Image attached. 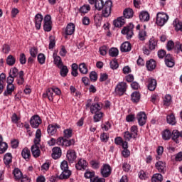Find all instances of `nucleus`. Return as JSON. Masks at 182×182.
<instances>
[{"label": "nucleus", "mask_w": 182, "mask_h": 182, "mask_svg": "<svg viewBox=\"0 0 182 182\" xmlns=\"http://www.w3.org/2000/svg\"><path fill=\"white\" fill-rule=\"evenodd\" d=\"M113 3L110 0L105 1L104 7H102V16L104 18H109L112 14V6Z\"/></svg>", "instance_id": "f257e3e1"}, {"label": "nucleus", "mask_w": 182, "mask_h": 182, "mask_svg": "<svg viewBox=\"0 0 182 182\" xmlns=\"http://www.w3.org/2000/svg\"><path fill=\"white\" fill-rule=\"evenodd\" d=\"M168 21V15L166 13H158L156 16V23L159 26H164L166 22Z\"/></svg>", "instance_id": "f03ea898"}, {"label": "nucleus", "mask_w": 182, "mask_h": 182, "mask_svg": "<svg viewBox=\"0 0 182 182\" xmlns=\"http://www.w3.org/2000/svg\"><path fill=\"white\" fill-rule=\"evenodd\" d=\"M127 90V84L124 82H121L117 84L115 87V93L118 95V96H122L126 92Z\"/></svg>", "instance_id": "7ed1b4c3"}, {"label": "nucleus", "mask_w": 182, "mask_h": 182, "mask_svg": "<svg viewBox=\"0 0 182 182\" xmlns=\"http://www.w3.org/2000/svg\"><path fill=\"white\" fill-rule=\"evenodd\" d=\"M42 124V119H41V117L39 115H34L31 117L30 120V124L33 129H38L39 127V125Z\"/></svg>", "instance_id": "20e7f679"}, {"label": "nucleus", "mask_w": 182, "mask_h": 182, "mask_svg": "<svg viewBox=\"0 0 182 182\" xmlns=\"http://www.w3.org/2000/svg\"><path fill=\"white\" fill-rule=\"evenodd\" d=\"M134 26L131 24L129 26L124 27L122 30L121 33L122 35H127V39H130V38H132L134 33H133V28Z\"/></svg>", "instance_id": "39448f33"}, {"label": "nucleus", "mask_w": 182, "mask_h": 182, "mask_svg": "<svg viewBox=\"0 0 182 182\" xmlns=\"http://www.w3.org/2000/svg\"><path fill=\"white\" fill-rule=\"evenodd\" d=\"M136 119L139 126H144L147 120V115H146V112H140L136 114Z\"/></svg>", "instance_id": "423d86ee"}, {"label": "nucleus", "mask_w": 182, "mask_h": 182, "mask_svg": "<svg viewBox=\"0 0 182 182\" xmlns=\"http://www.w3.org/2000/svg\"><path fill=\"white\" fill-rule=\"evenodd\" d=\"M67 159L69 163H75L76 161V159H77V156L76 155V151L73 149H70L67 151Z\"/></svg>", "instance_id": "0eeeda50"}, {"label": "nucleus", "mask_w": 182, "mask_h": 182, "mask_svg": "<svg viewBox=\"0 0 182 182\" xmlns=\"http://www.w3.org/2000/svg\"><path fill=\"white\" fill-rule=\"evenodd\" d=\"M101 174L102 177H109L112 174V168L109 164H105L101 168Z\"/></svg>", "instance_id": "6e6552de"}, {"label": "nucleus", "mask_w": 182, "mask_h": 182, "mask_svg": "<svg viewBox=\"0 0 182 182\" xmlns=\"http://www.w3.org/2000/svg\"><path fill=\"white\" fill-rule=\"evenodd\" d=\"M52 154L51 156L54 160H58V159H60V156H62V149L56 146L53 148L52 149Z\"/></svg>", "instance_id": "1a4fd4ad"}, {"label": "nucleus", "mask_w": 182, "mask_h": 182, "mask_svg": "<svg viewBox=\"0 0 182 182\" xmlns=\"http://www.w3.org/2000/svg\"><path fill=\"white\" fill-rule=\"evenodd\" d=\"M31 153L36 159H38L41 156V150L39 149V144H36L31 146Z\"/></svg>", "instance_id": "9d476101"}, {"label": "nucleus", "mask_w": 182, "mask_h": 182, "mask_svg": "<svg viewBox=\"0 0 182 182\" xmlns=\"http://www.w3.org/2000/svg\"><path fill=\"white\" fill-rule=\"evenodd\" d=\"M42 21H43V16H42V14H38L35 16V25L36 29H41Z\"/></svg>", "instance_id": "9b49d317"}, {"label": "nucleus", "mask_w": 182, "mask_h": 182, "mask_svg": "<svg viewBox=\"0 0 182 182\" xmlns=\"http://www.w3.org/2000/svg\"><path fill=\"white\" fill-rule=\"evenodd\" d=\"M87 166V162L83 159H80L77 164H75V168L77 170H85Z\"/></svg>", "instance_id": "f8f14e48"}, {"label": "nucleus", "mask_w": 182, "mask_h": 182, "mask_svg": "<svg viewBox=\"0 0 182 182\" xmlns=\"http://www.w3.org/2000/svg\"><path fill=\"white\" fill-rule=\"evenodd\" d=\"M113 23L116 28H122V26H123V25L126 23V21H124V17H119L117 20L114 21Z\"/></svg>", "instance_id": "ddd939ff"}, {"label": "nucleus", "mask_w": 182, "mask_h": 182, "mask_svg": "<svg viewBox=\"0 0 182 182\" xmlns=\"http://www.w3.org/2000/svg\"><path fill=\"white\" fill-rule=\"evenodd\" d=\"M155 167L159 173H164V170L166 169V163L159 161L156 163Z\"/></svg>", "instance_id": "4468645a"}, {"label": "nucleus", "mask_w": 182, "mask_h": 182, "mask_svg": "<svg viewBox=\"0 0 182 182\" xmlns=\"http://www.w3.org/2000/svg\"><path fill=\"white\" fill-rule=\"evenodd\" d=\"M121 52H130L132 50V44L129 42H124L121 45Z\"/></svg>", "instance_id": "2eb2a0df"}, {"label": "nucleus", "mask_w": 182, "mask_h": 182, "mask_svg": "<svg viewBox=\"0 0 182 182\" xmlns=\"http://www.w3.org/2000/svg\"><path fill=\"white\" fill-rule=\"evenodd\" d=\"M15 90V85L14 84H7L6 90L4 92V96H9L12 95V92Z\"/></svg>", "instance_id": "dca6fc26"}, {"label": "nucleus", "mask_w": 182, "mask_h": 182, "mask_svg": "<svg viewBox=\"0 0 182 182\" xmlns=\"http://www.w3.org/2000/svg\"><path fill=\"white\" fill-rule=\"evenodd\" d=\"M139 19L141 22H147L150 20V14L147 11H142L139 14Z\"/></svg>", "instance_id": "f3484780"}, {"label": "nucleus", "mask_w": 182, "mask_h": 182, "mask_svg": "<svg viewBox=\"0 0 182 182\" xmlns=\"http://www.w3.org/2000/svg\"><path fill=\"white\" fill-rule=\"evenodd\" d=\"M60 127H59L58 125L50 124L48 127L47 132H48V134H50V136H53V134H55L58 130L56 128L60 129Z\"/></svg>", "instance_id": "a211bd4d"}, {"label": "nucleus", "mask_w": 182, "mask_h": 182, "mask_svg": "<svg viewBox=\"0 0 182 182\" xmlns=\"http://www.w3.org/2000/svg\"><path fill=\"white\" fill-rule=\"evenodd\" d=\"M102 110V106L97 103H93L92 104L90 107V112L92 114H95V113H98L99 111Z\"/></svg>", "instance_id": "6ab92c4d"}, {"label": "nucleus", "mask_w": 182, "mask_h": 182, "mask_svg": "<svg viewBox=\"0 0 182 182\" xmlns=\"http://www.w3.org/2000/svg\"><path fill=\"white\" fill-rule=\"evenodd\" d=\"M134 12H133V9L128 8V9H125L124 12H123V18H126L127 19H130V18H133V15H134Z\"/></svg>", "instance_id": "aec40b11"}, {"label": "nucleus", "mask_w": 182, "mask_h": 182, "mask_svg": "<svg viewBox=\"0 0 182 182\" xmlns=\"http://www.w3.org/2000/svg\"><path fill=\"white\" fill-rule=\"evenodd\" d=\"M156 87H157V80H156V79H151L148 84L149 90L153 92L154 90H156Z\"/></svg>", "instance_id": "412c9836"}, {"label": "nucleus", "mask_w": 182, "mask_h": 182, "mask_svg": "<svg viewBox=\"0 0 182 182\" xmlns=\"http://www.w3.org/2000/svg\"><path fill=\"white\" fill-rule=\"evenodd\" d=\"M74 33H75V24L73 23H68L65 29L66 35H73Z\"/></svg>", "instance_id": "4be33fe9"}, {"label": "nucleus", "mask_w": 182, "mask_h": 182, "mask_svg": "<svg viewBox=\"0 0 182 182\" xmlns=\"http://www.w3.org/2000/svg\"><path fill=\"white\" fill-rule=\"evenodd\" d=\"M156 48H157V40L154 37H152L149 41V49L150 50H154Z\"/></svg>", "instance_id": "5701e85b"}, {"label": "nucleus", "mask_w": 182, "mask_h": 182, "mask_svg": "<svg viewBox=\"0 0 182 182\" xmlns=\"http://www.w3.org/2000/svg\"><path fill=\"white\" fill-rule=\"evenodd\" d=\"M72 175V171L70 170L63 171L61 174L59 176L58 178L60 180H67Z\"/></svg>", "instance_id": "b1692460"}, {"label": "nucleus", "mask_w": 182, "mask_h": 182, "mask_svg": "<svg viewBox=\"0 0 182 182\" xmlns=\"http://www.w3.org/2000/svg\"><path fill=\"white\" fill-rule=\"evenodd\" d=\"M43 97H48L50 102H52L53 100V90H52V88H48L46 90V93L43 94Z\"/></svg>", "instance_id": "393cba45"}, {"label": "nucleus", "mask_w": 182, "mask_h": 182, "mask_svg": "<svg viewBox=\"0 0 182 182\" xmlns=\"http://www.w3.org/2000/svg\"><path fill=\"white\" fill-rule=\"evenodd\" d=\"M131 100L133 103H139V102H140V92H134L131 95Z\"/></svg>", "instance_id": "a878e982"}, {"label": "nucleus", "mask_w": 182, "mask_h": 182, "mask_svg": "<svg viewBox=\"0 0 182 182\" xmlns=\"http://www.w3.org/2000/svg\"><path fill=\"white\" fill-rule=\"evenodd\" d=\"M171 136L172 140L178 144V143H180V141L178 140V137H180V132H178L177 129H175L172 132Z\"/></svg>", "instance_id": "bb28decb"}, {"label": "nucleus", "mask_w": 182, "mask_h": 182, "mask_svg": "<svg viewBox=\"0 0 182 182\" xmlns=\"http://www.w3.org/2000/svg\"><path fill=\"white\" fill-rule=\"evenodd\" d=\"M21 156L28 161V160H29L31 158V151H29V149L24 148L21 151Z\"/></svg>", "instance_id": "cd10ccee"}, {"label": "nucleus", "mask_w": 182, "mask_h": 182, "mask_svg": "<svg viewBox=\"0 0 182 182\" xmlns=\"http://www.w3.org/2000/svg\"><path fill=\"white\" fill-rule=\"evenodd\" d=\"M79 71L82 75H87V72H89V70L87 69V65H86V63H82L79 65L78 67Z\"/></svg>", "instance_id": "c85d7f7f"}, {"label": "nucleus", "mask_w": 182, "mask_h": 182, "mask_svg": "<svg viewBox=\"0 0 182 182\" xmlns=\"http://www.w3.org/2000/svg\"><path fill=\"white\" fill-rule=\"evenodd\" d=\"M95 9H97V11H102L105 7V2L103 0H95Z\"/></svg>", "instance_id": "c756f323"}, {"label": "nucleus", "mask_w": 182, "mask_h": 182, "mask_svg": "<svg viewBox=\"0 0 182 182\" xmlns=\"http://www.w3.org/2000/svg\"><path fill=\"white\" fill-rule=\"evenodd\" d=\"M173 25L176 29V31H180L182 32V22L178 20V18H176L173 21Z\"/></svg>", "instance_id": "7c9ffc66"}, {"label": "nucleus", "mask_w": 182, "mask_h": 182, "mask_svg": "<svg viewBox=\"0 0 182 182\" xmlns=\"http://www.w3.org/2000/svg\"><path fill=\"white\" fill-rule=\"evenodd\" d=\"M4 161L6 166H9V164H11V163H12V154L6 153L4 155Z\"/></svg>", "instance_id": "2f4dec72"}, {"label": "nucleus", "mask_w": 182, "mask_h": 182, "mask_svg": "<svg viewBox=\"0 0 182 182\" xmlns=\"http://www.w3.org/2000/svg\"><path fill=\"white\" fill-rule=\"evenodd\" d=\"M146 66L148 70H153L156 69V61H154L153 59H151L146 62Z\"/></svg>", "instance_id": "473e14b6"}, {"label": "nucleus", "mask_w": 182, "mask_h": 182, "mask_svg": "<svg viewBox=\"0 0 182 182\" xmlns=\"http://www.w3.org/2000/svg\"><path fill=\"white\" fill-rule=\"evenodd\" d=\"M60 69V76H62V77H66V76H68V73H69V70L68 69V66L63 65Z\"/></svg>", "instance_id": "72a5a7b5"}, {"label": "nucleus", "mask_w": 182, "mask_h": 182, "mask_svg": "<svg viewBox=\"0 0 182 182\" xmlns=\"http://www.w3.org/2000/svg\"><path fill=\"white\" fill-rule=\"evenodd\" d=\"M16 77V82L17 85H23L25 82V79L23 78V71H19V75L18 76Z\"/></svg>", "instance_id": "f704fd0d"}, {"label": "nucleus", "mask_w": 182, "mask_h": 182, "mask_svg": "<svg viewBox=\"0 0 182 182\" xmlns=\"http://www.w3.org/2000/svg\"><path fill=\"white\" fill-rule=\"evenodd\" d=\"M13 174L16 180H21V178H22V177L23 176L22 175V172L21 171V170H19V168H15L13 171Z\"/></svg>", "instance_id": "c9c22d12"}, {"label": "nucleus", "mask_w": 182, "mask_h": 182, "mask_svg": "<svg viewBox=\"0 0 182 182\" xmlns=\"http://www.w3.org/2000/svg\"><path fill=\"white\" fill-rule=\"evenodd\" d=\"M109 55L112 58H116L117 56H119V49L116 48H112L109 50Z\"/></svg>", "instance_id": "e433bc0d"}, {"label": "nucleus", "mask_w": 182, "mask_h": 182, "mask_svg": "<svg viewBox=\"0 0 182 182\" xmlns=\"http://www.w3.org/2000/svg\"><path fill=\"white\" fill-rule=\"evenodd\" d=\"M166 122L168 124L174 126L176 124V117H174V114L168 115L166 117Z\"/></svg>", "instance_id": "4c0bfd02"}, {"label": "nucleus", "mask_w": 182, "mask_h": 182, "mask_svg": "<svg viewBox=\"0 0 182 182\" xmlns=\"http://www.w3.org/2000/svg\"><path fill=\"white\" fill-rule=\"evenodd\" d=\"M41 136H42V132H41V129H37L36 132V137L34 139V143L36 144H39V143H41Z\"/></svg>", "instance_id": "58836bf2"}, {"label": "nucleus", "mask_w": 182, "mask_h": 182, "mask_svg": "<svg viewBox=\"0 0 182 182\" xmlns=\"http://www.w3.org/2000/svg\"><path fill=\"white\" fill-rule=\"evenodd\" d=\"M162 138L164 140H170L171 139V132L168 129H166L162 133Z\"/></svg>", "instance_id": "ea45409f"}, {"label": "nucleus", "mask_w": 182, "mask_h": 182, "mask_svg": "<svg viewBox=\"0 0 182 182\" xmlns=\"http://www.w3.org/2000/svg\"><path fill=\"white\" fill-rule=\"evenodd\" d=\"M85 178H90L91 182H95L96 178H95V172L87 171L85 173Z\"/></svg>", "instance_id": "a19ab883"}, {"label": "nucleus", "mask_w": 182, "mask_h": 182, "mask_svg": "<svg viewBox=\"0 0 182 182\" xmlns=\"http://www.w3.org/2000/svg\"><path fill=\"white\" fill-rule=\"evenodd\" d=\"M15 62H16V60L13 55H10L7 57L6 63L9 66H14V65H15Z\"/></svg>", "instance_id": "79ce46f5"}, {"label": "nucleus", "mask_w": 182, "mask_h": 182, "mask_svg": "<svg viewBox=\"0 0 182 182\" xmlns=\"http://www.w3.org/2000/svg\"><path fill=\"white\" fill-rule=\"evenodd\" d=\"M54 64L58 66V68H62L63 66V63L62 62V58L60 56H55L54 58Z\"/></svg>", "instance_id": "37998d69"}, {"label": "nucleus", "mask_w": 182, "mask_h": 182, "mask_svg": "<svg viewBox=\"0 0 182 182\" xmlns=\"http://www.w3.org/2000/svg\"><path fill=\"white\" fill-rule=\"evenodd\" d=\"M151 181H163V175H161V173H155L151 178Z\"/></svg>", "instance_id": "c03bdc74"}, {"label": "nucleus", "mask_w": 182, "mask_h": 182, "mask_svg": "<svg viewBox=\"0 0 182 182\" xmlns=\"http://www.w3.org/2000/svg\"><path fill=\"white\" fill-rule=\"evenodd\" d=\"M94 114V122L95 123H97V122H100V120H102V117H103V112H96Z\"/></svg>", "instance_id": "a18cd8bd"}, {"label": "nucleus", "mask_w": 182, "mask_h": 182, "mask_svg": "<svg viewBox=\"0 0 182 182\" xmlns=\"http://www.w3.org/2000/svg\"><path fill=\"white\" fill-rule=\"evenodd\" d=\"M9 75L14 77H18L19 75V70L14 67L10 70Z\"/></svg>", "instance_id": "49530a36"}, {"label": "nucleus", "mask_w": 182, "mask_h": 182, "mask_svg": "<svg viewBox=\"0 0 182 182\" xmlns=\"http://www.w3.org/2000/svg\"><path fill=\"white\" fill-rule=\"evenodd\" d=\"M6 150H8V144L1 142L0 144V154H4Z\"/></svg>", "instance_id": "de8ad7c7"}, {"label": "nucleus", "mask_w": 182, "mask_h": 182, "mask_svg": "<svg viewBox=\"0 0 182 182\" xmlns=\"http://www.w3.org/2000/svg\"><path fill=\"white\" fill-rule=\"evenodd\" d=\"M171 104V95H165V97L164 100V106H168Z\"/></svg>", "instance_id": "09e8293b"}, {"label": "nucleus", "mask_w": 182, "mask_h": 182, "mask_svg": "<svg viewBox=\"0 0 182 182\" xmlns=\"http://www.w3.org/2000/svg\"><path fill=\"white\" fill-rule=\"evenodd\" d=\"M132 137H133V134L127 131L124 133V139L125 141H130V140H132Z\"/></svg>", "instance_id": "8fccbe9b"}, {"label": "nucleus", "mask_w": 182, "mask_h": 182, "mask_svg": "<svg viewBox=\"0 0 182 182\" xmlns=\"http://www.w3.org/2000/svg\"><path fill=\"white\" fill-rule=\"evenodd\" d=\"M89 11H90V6L89 5H83L80 9V12H81V14H87Z\"/></svg>", "instance_id": "3c124183"}, {"label": "nucleus", "mask_w": 182, "mask_h": 182, "mask_svg": "<svg viewBox=\"0 0 182 182\" xmlns=\"http://www.w3.org/2000/svg\"><path fill=\"white\" fill-rule=\"evenodd\" d=\"M90 79L91 82H96L97 80V73L95 71H92L90 73Z\"/></svg>", "instance_id": "603ef678"}, {"label": "nucleus", "mask_w": 182, "mask_h": 182, "mask_svg": "<svg viewBox=\"0 0 182 182\" xmlns=\"http://www.w3.org/2000/svg\"><path fill=\"white\" fill-rule=\"evenodd\" d=\"M55 45H56V42L55 41V37L53 36H50V43H49V49H53L55 48Z\"/></svg>", "instance_id": "864d4df0"}, {"label": "nucleus", "mask_w": 182, "mask_h": 182, "mask_svg": "<svg viewBox=\"0 0 182 182\" xmlns=\"http://www.w3.org/2000/svg\"><path fill=\"white\" fill-rule=\"evenodd\" d=\"M110 68L111 69H113V70L119 68V63H117V60L114 59L112 61L110 62Z\"/></svg>", "instance_id": "5fc2aeb1"}, {"label": "nucleus", "mask_w": 182, "mask_h": 182, "mask_svg": "<svg viewBox=\"0 0 182 182\" xmlns=\"http://www.w3.org/2000/svg\"><path fill=\"white\" fill-rule=\"evenodd\" d=\"M43 29L46 32L52 31V23H44Z\"/></svg>", "instance_id": "6e6d98bb"}, {"label": "nucleus", "mask_w": 182, "mask_h": 182, "mask_svg": "<svg viewBox=\"0 0 182 182\" xmlns=\"http://www.w3.org/2000/svg\"><path fill=\"white\" fill-rule=\"evenodd\" d=\"M60 168L63 171L69 170V166L68 165V161H63L61 162Z\"/></svg>", "instance_id": "4d7b16f0"}, {"label": "nucleus", "mask_w": 182, "mask_h": 182, "mask_svg": "<svg viewBox=\"0 0 182 182\" xmlns=\"http://www.w3.org/2000/svg\"><path fill=\"white\" fill-rule=\"evenodd\" d=\"M72 129H65L64 130V137L65 139H70L72 137Z\"/></svg>", "instance_id": "13d9d810"}, {"label": "nucleus", "mask_w": 182, "mask_h": 182, "mask_svg": "<svg viewBox=\"0 0 182 182\" xmlns=\"http://www.w3.org/2000/svg\"><path fill=\"white\" fill-rule=\"evenodd\" d=\"M38 60L41 65H43V63H45V60H46L45 55H43V53L38 54Z\"/></svg>", "instance_id": "bf43d9fd"}, {"label": "nucleus", "mask_w": 182, "mask_h": 182, "mask_svg": "<svg viewBox=\"0 0 182 182\" xmlns=\"http://www.w3.org/2000/svg\"><path fill=\"white\" fill-rule=\"evenodd\" d=\"M30 55L32 58H36V55H38V48L36 47H33L30 50Z\"/></svg>", "instance_id": "052dcab7"}, {"label": "nucleus", "mask_w": 182, "mask_h": 182, "mask_svg": "<svg viewBox=\"0 0 182 182\" xmlns=\"http://www.w3.org/2000/svg\"><path fill=\"white\" fill-rule=\"evenodd\" d=\"M99 50H100V55H102V56H105V55L107 53V47L106 46L100 47Z\"/></svg>", "instance_id": "680f3d73"}, {"label": "nucleus", "mask_w": 182, "mask_h": 182, "mask_svg": "<svg viewBox=\"0 0 182 182\" xmlns=\"http://www.w3.org/2000/svg\"><path fill=\"white\" fill-rule=\"evenodd\" d=\"M146 36L147 35L146 34V31H139V39H140L141 41H145Z\"/></svg>", "instance_id": "e2e57ef3"}, {"label": "nucleus", "mask_w": 182, "mask_h": 182, "mask_svg": "<svg viewBox=\"0 0 182 182\" xmlns=\"http://www.w3.org/2000/svg\"><path fill=\"white\" fill-rule=\"evenodd\" d=\"M165 63L168 68H173V66H174V65H176L174 60H165Z\"/></svg>", "instance_id": "0e129e2a"}, {"label": "nucleus", "mask_w": 182, "mask_h": 182, "mask_svg": "<svg viewBox=\"0 0 182 182\" xmlns=\"http://www.w3.org/2000/svg\"><path fill=\"white\" fill-rule=\"evenodd\" d=\"M131 132L132 133H134L133 138L136 139L137 137V126L134 125L131 127Z\"/></svg>", "instance_id": "69168bd1"}, {"label": "nucleus", "mask_w": 182, "mask_h": 182, "mask_svg": "<svg viewBox=\"0 0 182 182\" xmlns=\"http://www.w3.org/2000/svg\"><path fill=\"white\" fill-rule=\"evenodd\" d=\"M19 60L21 65H25V63H26V57L25 56V53H21L20 55Z\"/></svg>", "instance_id": "338daca9"}, {"label": "nucleus", "mask_w": 182, "mask_h": 182, "mask_svg": "<svg viewBox=\"0 0 182 182\" xmlns=\"http://www.w3.org/2000/svg\"><path fill=\"white\" fill-rule=\"evenodd\" d=\"M73 144H75V139H71V140L65 139L64 141V146H66V147H69Z\"/></svg>", "instance_id": "774afa93"}]
</instances>
